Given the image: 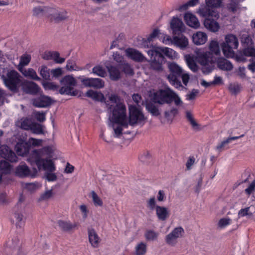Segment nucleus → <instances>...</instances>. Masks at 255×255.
<instances>
[{
    "instance_id": "50",
    "label": "nucleus",
    "mask_w": 255,
    "mask_h": 255,
    "mask_svg": "<svg viewBox=\"0 0 255 255\" xmlns=\"http://www.w3.org/2000/svg\"><path fill=\"white\" fill-rule=\"evenodd\" d=\"M65 68L67 71H72L77 70L78 67L77 66L76 62L74 60L70 59L67 61Z\"/></svg>"
},
{
    "instance_id": "24",
    "label": "nucleus",
    "mask_w": 255,
    "mask_h": 255,
    "mask_svg": "<svg viewBox=\"0 0 255 255\" xmlns=\"http://www.w3.org/2000/svg\"><path fill=\"white\" fill-rule=\"evenodd\" d=\"M126 52L128 56L136 62H143L145 59L141 52L133 48H128Z\"/></svg>"
},
{
    "instance_id": "61",
    "label": "nucleus",
    "mask_w": 255,
    "mask_h": 255,
    "mask_svg": "<svg viewBox=\"0 0 255 255\" xmlns=\"http://www.w3.org/2000/svg\"><path fill=\"white\" fill-rule=\"evenodd\" d=\"M55 170V168L54 167V170L50 171V170H45L46 171L45 177L47 180L48 181H53L56 180L57 177L54 173H52V172L54 171Z\"/></svg>"
},
{
    "instance_id": "45",
    "label": "nucleus",
    "mask_w": 255,
    "mask_h": 255,
    "mask_svg": "<svg viewBox=\"0 0 255 255\" xmlns=\"http://www.w3.org/2000/svg\"><path fill=\"white\" fill-rule=\"evenodd\" d=\"M34 133L40 134L43 133V130L42 126L38 124L33 123L32 126L30 127V129Z\"/></svg>"
},
{
    "instance_id": "44",
    "label": "nucleus",
    "mask_w": 255,
    "mask_h": 255,
    "mask_svg": "<svg viewBox=\"0 0 255 255\" xmlns=\"http://www.w3.org/2000/svg\"><path fill=\"white\" fill-rule=\"evenodd\" d=\"M177 238L174 235L170 233L165 237V241L168 245L175 246L177 243Z\"/></svg>"
},
{
    "instance_id": "60",
    "label": "nucleus",
    "mask_w": 255,
    "mask_h": 255,
    "mask_svg": "<svg viewBox=\"0 0 255 255\" xmlns=\"http://www.w3.org/2000/svg\"><path fill=\"white\" fill-rule=\"evenodd\" d=\"M43 86L45 90H51L53 91L57 90L59 86L52 82H45L43 83Z\"/></svg>"
},
{
    "instance_id": "22",
    "label": "nucleus",
    "mask_w": 255,
    "mask_h": 255,
    "mask_svg": "<svg viewBox=\"0 0 255 255\" xmlns=\"http://www.w3.org/2000/svg\"><path fill=\"white\" fill-rule=\"evenodd\" d=\"M170 27L173 33L176 34L184 31L185 27L182 20L178 17H173L170 22Z\"/></svg>"
},
{
    "instance_id": "42",
    "label": "nucleus",
    "mask_w": 255,
    "mask_h": 255,
    "mask_svg": "<svg viewBox=\"0 0 255 255\" xmlns=\"http://www.w3.org/2000/svg\"><path fill=\"white\" fill-rule=\"evenodd\" d=\"M92 72L94 74L101 77H105L107 74L105 70L100 65L94 66L92 69Z\"/></svg>"
},
{
    "instance_id": "29",
    "label": "nucleus",
    "mask_w": 255,
    "mask_h": 255,
    "mask_svg": "<svg viewBox=\"0 0 255 255\" xmlns=\"http://www.w3.org/2000/svg\"><path fill=\"white\" fill-rule=\"evenodd\" d=\"M85 95L87 97L91 98L96 101L105 102L106 104L107 103V102L105 101L106 99L104 94L101 92H98L94 91L92 90H89L87 91Z\"/></svg>"
},
{
    "instance_id": "10",
    "label": "nucleus",
    "mask_w": 255,
    "mask_h": 255,
    "mask_svg": "<svg viewBox=\"0 0 255 255\" xmlns=\"http://www.w3.org/2000/svg\"><path fill=\"white\" fill-rule=\"evenodd\" d=\"M129 119L128 125L134 126L137 123H141L146 120L144 114L139 108L135 105H128Z\"/></svg>"
},
{
    "instance_id": "21",
    "label": "nucleus",
    "mask_w": 255,
    "mask_h": 255,
    "mask_svg": "<svg viewBox=\"0 0 255 255\" xmlns=\"http://www.w3.org/2000/svg\"><path fill=\"white\" fill-rule=\"evenodd\" d=\"M52 100L50 98L45 96H40L35 98L32 101L33 105L38 108H44L51 105Z\"/></svg>"
},
{
    "instance_id": "14",
    "label": "nucleus",
    "mask_w": 255,
    "mask_h": 255,
    "mask_svg": "<svg viewBox=\"0 0 255 255\" xmlns=\"http://www.w3.org/2000/svg\"><path fill=\"white\" fill-rule=\"evenodd\" d=\"M26 140V137L25 136L20 137L18 139L15 145L14 149L19 156H25L29 153L30 148Z\"/></svg>"
},
{
    "instance_id": "43",
    "label": "nucleus",
    "mask_w": 255,
    "mask_h": 255,
    "mask_svg": "<svg viewBox=\"0 0 255 255\" xmlns=\"http://www.w3.org/2000/svg\"><path fill=\"white\" fill-rule=\"evenodd\" d=\"M31 57L30 55L24 54L21 57L20 59L19 64L18 65V69L19 68H23L28 64L31 60Z\"/></svg>"
},
{
    "instance_id": "19",
    "label": "nucleus",
    "mask_w": 255,
    "mask_h": 255,
    "mask_svg": "<svg viewBox=\"0 0 255 255\" xmlns=\"http://www.w3.org/2000/svg\"><path fill=\"white\" fill-rule=\"evenodd\" d=\"M88 239L91 246L94 248L99 247L101 240L95 230L92 228H88Z\"/></svg>"
},
{
    "instance_id": "59",
    "label": "nucleus",
    "mask_w": 255,
    "mask_h": 255,
    "mask_svg": "<svg viewBox=\"0 0 255 255\" xmlns=\"http://www.w3.org/2000/svg\"><path fill=\"white\" fill-rule=\"evenodd\" d=\"M147 207L151 210H153L154 209L156 210V202L155 200V198L154 196H153L150 198L147 201Z\"/></svg>"
},
{
    "instance_id": "34",
    "label": "nucleus",
    "mask_w": 255,
    "mask_h": 255,
    "mask_svg": "<svg viewBox=\"0 0 255 255\" xmlns=\"http://www.w3.org/2000/svg\"><path fill=\"white\" fill-rule=\"evenodd\" d=\"M154 104L153 102H148L145 105V108L152 116L157 117L160 115V112L158 108Z\"/></svg>"
},
{
    "instance_id": "3",
    "label": "nucleus",
    "mask_w": 255,
    "mask_h": 255,
    "mask_svg": "<svg viewBox=\"0 0 255 255\" xmlns=\"http://www.w3.org/2000/svg\"><path fill=\"white\" fill-rule=\"evenodd\" d=\"M107 101L106 105L109 112L112 114L111 121L113 124L120 125L123 128L128 127V121L126 114V107L124 103L117 105H110Z\"/></svg>"
},
{
    "instance_id": "20",
    "label": "nucleus",
    "mask_w": 255,
    "mask_h": 255,
    "mask_svg": "<svg viewBox=\"0 0 255 255\" xmlns=\"http://www.w3.org/2000/svg\"><path fill=\"white\" fill-rule=\"evenodd\" d=\"M14 174L20 178H25L31 175V171L25 163H21L15 168Z\"/></svg>"
},
{
    "instance_id": "57",
    "label": "nucleus",
    "mask_w": 255,
    "mask_h": 255,
    "mask_svg": "<svg viewBox=\"0 0 255 255\" xmlns=\"http://www.w3.org/2000/svg\"><path fill=\"white\" fill-rule=\"evenodd\" d=\"M160 34V30L158 28L154 29L152 32L147 36L148 41L152 43L153 40L158 37Z\"/></svg>"
},
{
    "instance_id": "17",
    "label": "nucleus",
    "mask_w": 255,
    "mask_h": 255,
    "mask_svg": "<svg viewBox=\"0 0 255 255\" xmlns=\"http://www.w3.org/2000/svg\"><path fill=\"white\" fill-rule=\"evenodd\" d=\"M205 17L204 20V25L208 30L216 32L220 29V25L218 22L216 21L215 18L213 16H203Z\"/></svg>"
},
{
    "instance_id": "48",
    "label": "nucleus",
    "mask_w": 255,
    "mask_h": 255,
    "mask_svg": "<svg viewBox=\"0 0 255 255\" xmlns=\"http://www.w3.org/2000/svg\"><path fill=\"white\" fill-rule=\"evenodd\" d=\"M14 217L16 219V227L22 228L25 225V221L23 219V216L21 214L15 213Z\"/></svg>"
},
{
    "instance_id": "55",
    "label": "nucleus",
    "mask_w": 255,
    "mask_h": 255,
    "mask_svg": "<svg viewBox=\"0 0 255 255\" xmlns=\"http://www.w3.org/2000/svg\"><path fill=\"white\" fill-rule=\"evenodd\" d=\"M122 71L126 74L129 75H133L134 72L131 66L128 63H124L121 67Z\"/></svg>"
},
{
    "instance_id": "28",
    "label": "nucleus",
    "mask_w": 255,
    "mask_h": 255,
    "mask_svg": "<svg viewBox=\"0 0 255 255\" xmlns=\"http://www.w3.org/2000/svg\"><path fill=\"white\" fill-rule=\"evenodd\" d=\"M172 42L175 45L182 49L186 48L188 45V39L183 35L180 37L177 36H173Z\"/></svg>"
},
{
    "instance_id": "2",
    "label": "nucleus",
    "mask_w": 255,
    "mask_h": 255,
    "mask_svg": "<svg viewBox=\"0 0 255 255\" xmlns=\"http://www.w3.org/2000/svg\"><path fill=\"white\" fill-rule=\"evenodd\" d=\"M168 68L169 74L167 75V79L171 85L177 89L183 87L180 80L181 78L183 83L187 86L190 79L189 75L184 73L181 67L174 62H169Z\"/></svg>"
},
{
    "instance_id": "5",
    "label": "nucleus",
    "mask_w": 255,
    "mask_h": 255,
    "mask_svg": "<svg viewBox=\"0 0 255 255\" xmlns=\"http://www.w3.org/2000/svg\"><path fill=\"white\" fill-rule=\"evenodd\" d=\"M206 5H201L199 8L198 13L202 16H213L215 18L219 17V13L214 9L221 6V0H205Z\"/></svg>"
},
{
    "instance_id": "6",
    "label": "nucleus",
    "mask_w": 255,
    "mask_h": 255,
    "mask_svg": "<svg viewBox=\"0 0 255 255\" xmlns=\"http://www.w3.org/2000/svg\"><path fill=\"white\" fill-rule=\"evenodd\" d=\"M225 41L222 44V49L224 56L227 58L233 57L234 49L238 48L239 41L237 37L233 34H228L225 38Z\"/></svg>"
},
{
    "instance_id": "11",
    "label": "nucleus",
    "mask_w": 255,
    "mask_h": 255,
    "mask_svg": "<svg viewBox=\"0 0 255 255\" xmlns=\"http://www.w3.org/2000/svg\"><path fill=\"white\" fill-rule=\"evenodd\" d=\"M76 84V80L72 76L65 75V94L78 97L81 96V92L74 88Z\"/></svg>"
},
{
    "instance_id": "38",
    "label": "nucleus",
    "mask_w": 255,
    "mask_h": 255,
    "mask_svg": "<svg viewBox=\"0 0 255 255\" xmlns=\"http://www.w3.org/2000/svg\"><path fill=\"white\" fill-rule=\"evenodd\" d=\"M158 237V233L153 230H147L144 233V237L147 241H156Z\"/></svg>"
},
{
    "instance_id": "4",
    "label": "nucleus",
    "mask_w": 255,
    "mask_h": 255,
    "mask_svg": "<svg viewBox=\"0 0 255 255\" xmlns=\"http://www.w3.org/2000/svg\"><path fill=\"white\" fill-rule=\"evenodd\" d=\"M173 91L169 87L159 89L153 93L151 100L154 103L159 105L170 104Z\"/></svg>"
},
{
    "instance_id": "13",
    "label": "nucleus",
    "mask_w": 255,
    "mask_h": 255,
    "mask_svg": "<svg viewBox=\"0 0 255 255\" xmlns=\"http://www.w3.org/2000/svg\"><path fill=\"white\" fill-rule=\"evenodd\" d=\"M4 252L11 253L12 255H24V253L20 247V241L17 238L12 240L11 244L6 243Z\"/></svg>"
},
{
    "instance_id": "12",
    "label": "nucleus",
    "mask_w": 255,
    "mask_h": 255,
    "mask_svg": "<svg viewBox=\"0 0 255 255\" xmlns=\"http://www.w3.org/2000/svg\"><path fill=\"white\" fill-rule=\"evenodd\" d=\"M46 18L51 22L58 23L64 19L63 10L59 7H50Z\"/></svg>"
},
{
    "instance_id": "62",
    "label": "nucleus",
    "mask_w": 255,
    "mask_h": 255,
    "mask_svg": "<svg viewBox=\"0 0 255 255\" xmlns=\"http://www.w3.org/2000/svg\"><path fill=\"white\" fill-rule=\"evenodd\" d=\"M109 99L112 103L114 104L113 105H117L119 103H123L121 102V99L120 97L117 94H111L109 97Z\"/></svg>"
},
{
    "instance_id": "53",
    "label": "nucleus",
    "mask_w": 255,
    "mask_h": 255,
    "mask_svg": "<svg viewBox=\"0 0 255 255\" xmlns=\"http://www.w3.org/2000/svg\"><path fill=\"white\" fill-rule=\"evenodd\" d=\"M186 117L187 119V120L189 121V122L190 123V124L191 125L192 127L194 128H199V125L197 123V122L195 121L194 119L192 114L189 112L187 111L186 113Z\"/></svg>"
},
{
    "instance_id": "27",
    "label": "nucleus",
    "mask_w": 255,
    "mask_h": 255,
    "mask_svg": "<svg viewBox=\"0 0 255 255\" xmlns=\"http://www.w3.org/2000/svg\"><path fill=\"white\" fill-rule=\"evenodd\" d=\"M207 40V35L205 32L197 31L192 35L193 42L197 45L204 44Z\"/></svg>"
},
{
    "instance_id": "23",
    "label": "nucleus",
    "mask_w": 255,
    "mask_h": 255,
    "mask_svg": "<svg viewBox=\"0 0 255 255\" xmlns=\"http://www.w3.org/2000/svg\"><path fill=\"white\" fill-rule=\"evenodd\" d=\"M45 60H52L57 63H62L64 62V58H60L59 53L56 51H45L42 55Z\"/></svg>"
},
{
    "instance_id": "31",
    "label": "nucleus",
    "mask_w": 255,
    "mask_h": 255,
    "mask_svg": "<svg viewBox=\"0 0 255 255\" xmlns=\"http://www.w3.org/2000/svg\"><path fill=\"white\" fill-rule=\"evenodd\" d=\"M19 70L21 72L23 75L26 77L32 80L39 81L40 78L38 76L36 71L32 68L24 69L19 68Z\"/></svg>"
},
{
    "instance_id": "15",
    "label": "nucleus",
    "mask_w": 255,
    "mask_h": 255,
    "mask_svg": "<svg viewBox=\"0 0 255 255\" xmlns=\"http://www.w3.org/2000/svg\"><path fill=\"white\" fill-rule=\"evenodd\" d=\"M0 155L1 157L11 162L18 161V157L15 153L6 145H2L0 146Z\"/></svg>"
},
{
    "instance_id": "47",
    "label": "nucleus",
    "mask_w": 255,
    "mask_h": 255,
    "mask_svg": "<svg viewBox=\"0 0 255 255\" xmlns=\"http://www.w3.org/2000/svg\"><path fill=\"white\" fill-rule=\"evenodd\" d=\"M242 53L246 56L255 57V48L249 46L245 47L242 50Z\"/></svg>"
},
{
    "instance_id": "40",
    "label": "nucleus",
    "mask_w": 255,
    "mask_h": 255,
    "mask_svg": "<svg viewBox=\"0 0 255 255\" xmlns=\"http://www.w3.org/2000/svg\"><path fill=\"white\" fill-rule=\"evenodd\" d=\"M33 123L31 118H22L20 121V127L25 130H29Z\"/></svg>"
},
{
    "instance_id": "1",
    "label": "nucleus",
    "mask_w": 255,
    "mask_h": 255,
    "mask_svg": "<svg viewBox=\"0 0 255 255\" xmlns=\"http://www.w3.org/2000/svg\"><path fill=\"white\" fill-rule=\"evenodd\" d=\"M54 150L52 147L47 146L40 149L32 151L31 157L27 161L31 165L35 163L39 170L52 171L54 170V165L51 158H53Z\"/></svg>"
},
{
    "instance_id": "41",
    "label": "nucleus",
    "mask_w": 255,
    "mask_h": 255,
    "mask_svg": "<svg viewBox=\"0 0 255 255\" xmlns=\"http://www.w3.org/2000/svg\"><path fill=\"white\" fill-rule=\"evenodd\" d=\"M209 49L210 52L216 55H218L220 53V50L219 44L217 41L212 40L210 43Z\"/></svg>"
},
{
    "instance_id": "33",
    "label": "nucleus",
    "mask_w": 255,
    "mask_h": 255,
    "mask_svg": "<svg viewBox=\"0 0 255 255\" xmlns=\"http://www.w3.org/2000/svg\"><path fill=\"white\" fill-rule=\"evenodd\" d=\"M110 75V79L113 81H117L121 78V73L119 70L115 66H107Z\"/></svg>"
},
{
    "instance_id": "25",
    "label": "nucleus",
    "mask_w": 255,
    "mask_h": 255,
    "mask_svg": "<svg viewBox=\"0 0 255 255\" xmlns=\"http://www.w3.org/2000/svg\"><path fill=\"white\" fill-rule=\"evenodd\" d=\"M184 20L186 24L192 27L198 28L200 27V22L196 16L191 13H187L184 15Z\"/></svg>"
},
{
    "instance_id": "64",
    "label": "nucleus",
    "mask_w": 255,
    "mask_h": 255,
    "mask_svg": "<svg viewBox=\"0 0 255 255\" xmlns=\"http://www.w3.org/2000/svg\"><path fill=\"white\" fill-rule=\"evenodd\" d=\"M151 158V156L148 151L143 152L139 156V159L143 163L148 162Z\"/></svg>"
},
{
    "instance_id": "54",
    "label": "nucleus",
    "mask_w": 255,
    "mask_h": 255,
    "mask_svg": "<svg viewBox=\"0 0 255 255\" xmlns=\"http://www.w3.org/2000/svg\"><path fill=\"white\" fill-rule=\"evenodd\" d=\"M199 2V0H189L187 2L180 6L179 9L180 10H186L190 6L196 5Z\"/></svg>"
},
{
    "instance_id": "51",
    "label": "nucleus",
    "mask_w": 255,
    "mask_h": 255,
    "mask_svg": "<svg viewBox=\"0 0 255 255\" xmlns=\"http://www.w3.org/2000/svg\"><path fill=\"white\" fill-rule=\"evenodd\" d=\"M187 63L189 68L194 72H197L198 70V66L195 60L192 57L187 59Z\"/></svg>"
},
{
    "instance_id": "52",
    "label": "nucleus",
    "mask_w": 255,
    "mask_h": 255,
    "mask_svg": "<svg viewBox=\"0 0 255 255\" xmlns=\"http://www.w3.org/2000/svg\"><path fill=\"white\" fill-rule=\"evenodd\" d=\"M40 75L45 80H48L50 78L49 69L45 66H42L39 69Z\"/></svg>"
},
{
    "instance_id": "56",
    "label": "nucleus",
    "mask_w": 255,
    "mask_h": 255,
    "mask_svg": "<svg viewBox=\"0 0 255 255\" xmlns=\"http://www.w3.org/2000/svg\"><path fill=\"white\" fill-rule=\"evenodd\" d=\"M93 201L95 206H102L103 202L95 191L91 193Z\"/></svg>"
},
{
    "instance_id": "63",
    "label": "nucleus",
    "mask_w": 255,
    "mask_h": 255,
    "mask_svg": "<svg viewBox=\"0 0 255 255\" xmlns=\"http://www.w3.org/2000/svg\"><path fill=\"white\" fill-rule=\"evenodd\" d=\"M33 116L40 122H43L45 120V114L43 112H34Z\"/></svg>"
},
{
    "instance_id": "36",
    "label": "nucleus",
    "mask_w": 255,
    "mask_h": 255,
    "mask_svg": "<svg viewBox=\"0 0 255 255\" xmlns=\"http://www.w3.org/2000/svg\"><path fill=\"white\" fill-rule=\"evenodd\" d=\"M137 45L140 48H149L153 46L152 43L150 41H148V38H143L142 37H138L137 38Z\"/></svg>"
},
{
    "instance_id": "35",
    "label": "nucleus",
    "mask_w": 255,
    "mask_h": 255,
    "mask_svg": "<svg viewBox=\"0 0 255 255\" xmlns=\"http://www.w3.org/2000/svg\"><path fill=\"white\" fill-rule=\"evenodd\" d=\"M49 8L50 7L42 6H35L33 9V15L38 17L44 16L46 17L47 11Z\"/></svg>"
},
{
    "instance_id": "32",
    "label": "nucleus",
    "mask_w": 255,
    "mask_h": 255,
    "mask_svg": "<svg viewBox=\"0 0 255 255\" xmlns=\"http://www.w3.org/2000/svg\"><path fill=\"white\" fill-rule=\"evenodd\" d=\"M155 210L156 216L160 221H165L169 216L168 209L165 207L157 206Z\"/></svg>"
},
{
    "instance_id": "39",
    "label": "nucleus",
    "mask_w": 255,
    "mask_h": 255,
    "mask_svg": "<svg viewBox=\"0 0 255 255\" xmlns=\"http://www.w3.org/2000/svg\"><path fill=\"white\" fill-rule=\"evenodd\" d=\"M12 166L7 161L1 160L0 161V170L4 174L10 173Z\"/></svg>"
},
{
    "instance_id": "18",
    "label": "nucleus",
    "mask_w": 255,
    "mask_h": 255,
    "mask_svg": "<svg viewBox=\"0 0 255 255\" xmlns=\"http://www.w3.org/2000/svg\"><path fill=\"white\" fill-rule=\"evenodd\" d=\"M21 86L23 91L27 94H36L40 90L37 84L31 81H24Z\"/></svg>"
},
{
    "instance_id": "37",
    "label": "nucleus",
    "mask_w": 255,
    "mask_h": 255,
    "mask_svg": "<svg viewBox=\"0 0 255 255\" xmlns=\"http://www.w3.org/2000/svg\"><path fill=\"white\" fill-rule=\"evenodd\" d=\"M147 252L146 244L141 242L135 248V255H144Z\"/></svg>"
},
{
    "instance_id": "58",
    "label": "nucleus",
    "mask_w": 255,
    "mask_h": 255,
    "mask_svg": "<svg viewBox=\"0 0 255 255\" xmlns=\"http://www.w3.org/2000/svg\"><path fill=\"white\" fill-rule=\"evenodd\" d=\"M171 233L174 235L175 237L178 239L182 237L183 234L184 233V231L183 228L181 227H178L174 228L172 231Z\"/></svg>"
},
{
    "instance_id": "30",
    "label": "nucleus",
    "mask_w": 255,
    "mask_h": 255,
    "mask_svg": "<svg viewBox=\"0 0 255 255\" xmlns=\"http://www.w3.org/2000/svg\"><path fill=\"white\" fill-rule=\"evenodd\" d=\"M153 48L156 51L159 52V53L162 56L165 55L169 58H174L176 57V55L177 53L172 49L165 47V48H161L159 47H154Z\"/></svg>"
},
{
    "instance_id": "8",
    "label": "nucleus",
    "mask_w": 255,
    "mask_h": 255,
    "mask_svg": "<svg viewBox=\"0 0 255 255\" xmlns=\"http://www.w3.org/2000/svg\"><path fill=\"white\" fill-rule=\"evenodd\" d=\"M5 85L12 91H16L20 82L19 75L15 70H7L6 75H0Z\"/></svg>"
},
{
    "instance_id": "9",
    "label": "nucleus",
    "mask_w": 255,
    "mask_h": 255,
    "mask_svg": "<svg viewBox=\"0 0 255 255\" xmlns=\"http://www.w3.org/2000/svg\"><path fill=\"white\" fill-rule=\"evenodd\" d=\"M147 52L150 57L151 68L157 72L162 71L163 70L162 64L166 62L165 57L161 55L159 52L155 51L153 48L148 50Z\"/></svg>"
},
{
    "instance_id": "16",
    "label": "nucleus",
    "mask_w": 255,
    "mask_h": 255,
    "mask_svg": "<svg viewBox=\"0 0 255 255\" xmlns=\"http://www.w3.org/2000/svg\"><path fill=\"white\" fill-rule=\"evenodd\" d=\"M81 81L85 87H93L97 89H101L105 86L104 80L100 78H85Z\"/></svg>"
},
{
    "instance_id": "26",
    "label": "nucleus",
    "mask_w": 255,
    "mask_h": 255,
    "mask_svg": "<svg viewBox=\"0 0 255 255\" xmlns=\"http://www.w3.org/2000/svg\"><path fill=\"white\" fill-rule=\"evenodd\" d=\"M218 67L223 71H230L233 68L231 62L224 57L219 58L217 60Z\"/></svg>"
},
{
    "instance_id": "7",
    "label": "nucleus",
    "mask_w": 255,
    "mask_h": 255,
    "mask_svg": "<svg viewBox=\"0 0 255 255\" xmlns=\"http://www.w3.org/2000/svg\"><path fill=\"white\" fill-rule=\"evenodd\" d=\"M198 62L202 65V71L204 74H209L214 68L215 58L209 51L204 52L198 55Z\"/></svg>"
},
{
    "instance_id": "49",
    "label": "nucleus",
    "mask_w": 255,
    "mask_h": 255,
    "mask_svg": "<svg viewBox=\"0 0 255 255\" xmlns=\"http://www.w3.org/2000/svg\"><path fill=\"white\" fill-rule=\"evenodd\" d=\"M53 195L52 189L46 190L40 195L38 200L39 201H47L52 197Z\"/></svg>"
},
{
    "instance_id": "46",
    "label": "nucleus",
    "mask_w": 255,
    "mask_h": 255,
    "mask_svg": "<svg viewBox=\"0 0 255 255\" xmlns=\"http://www.w3.org/2000/svg\"><path fill=\"white\" fill-rule=\"evenodd\" d=\"M239 1L237 0H231L227 5L229 11L235 13L239 8Z\"/></svg>"
}]
</instances>
